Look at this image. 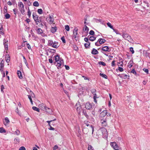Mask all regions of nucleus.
<instances>
[{"mask_svg":"<svg viewBox=\"0 0 150 150\" xmlns=\"http://www.w3.org/2000/svg\"><path fill=\"white\" fill-rule=\"evenodd\" d=\"M39 106L42 110L45 111L47 113L50 114H51L52 113V109L45 106L43 103L41 104Z\"/></svg>","mask_w":150,"mask_h":150,"instance_id":"obj_1","label":"nucleus"},{"mask_svg":"<svg viewBox=\"0 0 150 150\" xmlns=\"http://www.w3.org/2000/svg\"><path fill=\"white\" fill-rule=\"evenodd\" d=\"M122 36L125 40H127L130 42H131L133 41L131 37L127 33H123L122 35Z\"/></svg>","mask_w":150,"mask_h":150,"instance_id":"obj_2","label":"nucleus"},{"mask_svg":"<svg viewBox=\"0 0 150 150\" xmlns=\"http://www.w3.org/2000/svg\"><path fill=\"white\" fill-rule=\"evenodd\" d=\"M100 130L102 132L104 138H107L108 134L106 129L104 127L100 128Z\"/></svg>","mask_w":150,"mask_h":150,"instance_id":"obj_3","label":"nucleus"},{"mask_svg":"<svg viewBox=\"0 0 150 150\" xmlns=\"http://www.w3.org/2000/svg\"><path fill=\"white\" fill-rule=\"evenodd\" d=\"M78 29L76 28H75L73 32V37L76 41L78 39L79 34L78 33Z\"/></svg>","mask_w":150,"mask_h":150,"instance_id":"obj_4","label":"nucleus"},{"mask_svg":"<svg viewBox=\"0 0 150 150\" xmlns=\"http://www.w3.org/2000/svg\"><path fill=\"white\" fill-rule=\"evenodd\" d=\"M18 5L20 8L21 12L23 14L25 12L24 6L23 4L21 2H19L18 3Z\"/></svg>","mask_w":150,"mask_h":150,"instance_id":"obj_5","label":"nucleus"},{"mask_svg":"<svg viewBox=\"0 0 150 150\" xmlns=\"http://www.w3.org/2000/svg\"><path fill=\"white\" fill-rule=\"evenodd\" d=\"M110 145L115 150H119V146L115 142H111Z\"/></svg>","mask_w":150,"mask_h":150,"instance_id":"obj_6","label":"nucleus"},{"mask_svg":"<svg viewBox=\"0 0 150 150\" xmlns=\"http://www.w3.org/2000/svg\"><path fill=\"white\" fill-rule=\"evenodd\" d=\"M41 18L42 17H39V19L34 21L36 24L38 25L39 27H40L43 26V25L41 23Z\"/></svg>","mask_w":150,"mask_h":150,"instance_id":"obj_7","label":"nucleus"},{"mask_svg":"<svg viewBox=\"0 0 150 150\" xmlns=\"http://www.w3.org/2000/svg\"><path fill=\"white\" fill-rule=\"evenodd\" d=\"M110 48L108 46H105L103 47L101 49V52L102 53H104L105 52H110Z\"/></svg>","mask_w":150,"mask_h":150,"instance_id":"obj_8","label":"nucleus"},{"mask_svg":"<svg viewBox=\"0 0 150 150\" xmlns=\"http://www.w3.org/2000/svg\"><path fill=\"white\" fill-rule=\"evenodd\" d=\"M75 108H76L78 113L79 114L80 113V109L81 108V105L79 104V103H76L75 106Z\"/></svg>","mask_w":150,"mask_h":150,"instance_id":"obj_9","label":"nucleus"},{"mask_svg":"<svg viewBox=\"0 0 150 150\" xmlns=\"http://www.w3.org/2000/svg\"><path fill=\"white\" fill-rule=\"evenodd\" d=\"M47 20L49 21L50 24H51L54 21V19L53 18V16L50 15L49 16V18H47Z\"/></svg>","mask_w":150,"mask_h":150,"instance_id":"obj_10","label":"nucleus"},{"mask_svg":"<svg viewBox=\"0 0 150 150\" xmlns=\"http://www.w3.org/2000/svg\"><path fill=\"white\" fill-rule=\"evenodd\" d=\"M102 126L106 127L108 126L107 122L106 119H102L100 120Z\"/></svg>","mask_w":150,"mask_h":150,"instance_id":"obj_11","label":"nucleus"},{"mask_svg":"<svg viewBox=\"0 0 150 150\" xmlns=\"http://www.w3.org/2000/svg\"><path fill=\"white\" fill-rule=\"evenodd\" d=\"M85 107L87 109L90 110L92 107V104L90 103V102H88L86 103Z\"/></svg>","mask_w":150,"mask_h":150,"instance_id":"obj_12","label":"nucleus"},{"mask_svg":"<svg viewBox=\"0 0 150 150\" xmlns=\"http://www.w3.org/2000/svg\"><path fill=\"white\" fill-rule=\"evenodd\" d=\"M30 92H31V93L30 94V95H28V97L29 99L30 100V102L31 104H33V101L32 100V97L33 98L35 96V95L34 94V93L30 91Z\"/></svg>","mask_w":150,"mask_h":150,"instance_id":"obj_13","label":"nucleus"},{"mask_svg":"<svg viewBox=\"0 0 150 150\" xmlns=\"http://www.w3.org/2000/svg\"><path fill=\"white\" fill-rule=\"evenodd\" d=\"M4 42V47L5 48V49L6 50H7L8 49V40H6L5 39H4L3 40Z\"/></svg>","mask_w":150,"mask_h":150,"instance_id":"obj_14","label":"nucleus"},{"mask_svg":"<svg viewBox=\"0 0 150 150\" xmlns=\"http://www.w3.org/2000/svg\"><path fill=\"white\" fill-rule=\"evenodd\" d=\"M107 111L106 110H103L100 113V117H104L107 115Z\"/></svg>","mask_w":150,"mask_h":150,"instance_id":"obj_15","label":"nucleus"},{"mask_svg":"<svg viewBox=\"0 0 150 150\" xmlns=\"http://www.w3.org/2000/svg\"><path fill=\"white\" fill-rule=\"evenodd\" d=\"M91 53L93 55H96L98 53V50L95 48H93L92 50Z\"/></svg>","mask_w":150,"mask_h":150,"instance_id":"obj_16","label":"nucleus"},{"mask_svg":"<svg viewBox=\"0 0 150 150\" xmlns=\"http://www.w3.org/2000/svg\"><path fill=\"white\" fill-rule=\"evenodd\" d=\"M106 41V40L105 39L102 38H100L98 40V42H99L100 45L104 43Z\"/></svg>","mask_w":150,"mask_h":150,"instance_id":"obj_17","label":"nucleus"},{"mask_svg":"<svg viewBox=\"0 0 150 150\" xmlns=\"http://www.w3.org/2000/svg\"><path fill=\"white\" fill-rule=\"evenodd\" d=\"M6 60L7 63H8L10 61V57L8 54H6L5 56Z\"/></svg>","mask_w":150,"mask_h":150,"instance_id":"obj_18","label":"nucleus"},{"mask_svg":"<svg viewBox=\"0 0 150 150\" xmlns=\"http://www.w3.org/2000/svg\"><path fill=\"white\" fill-rule=\"evenodd\" d=\"M57 30V28L56 26L52 27L51 29V32L54 33H55Z\"/></svg>","mask_w":150,"mask_h":150,"instance_id":"obj_19","label":"nucleus"},{"mask_svg":"<svg viewBox=\"0 0 150 150\" xmlns=\"http://www.w3.org/2000/svg\"><path fill=\"white\" fill-rule=\"evenodd\" d=\"M33 18L34 20V21L39 18L38 16L34 13H33Z\"/></svg>","mask_w":150,"mask_h":150,"instance_id":"obj_20","label":"nucleus"},{"mask_svg":"<svg viewBox=\"0 0 150 150\" xmlns=\"http://www.w3.org/2000/svg\"><path fill=\"white\" fill-rule=\"evenodd\" d=\"M89 38V40L91 41H93L94 40H95L96 38V37H94V36H88V37Z\"/></svg>","mask_w":150,"mask_h":150,"instance_id":"obj_21","label":"nucleus"},{"mask_svg":"<svg viewBox=\"0 0 150 150\" xmlns=\"http://www.w3.org/2000/svg\"><path fill=\"white\" fill-rule=\"evenodd\" d=\"M58 45V42L54 41V42L53 45L52 47L54 48H57L59 47V46Z\"/></svg>","mask_w":150,"mask_h":150,"instance_id":"obj_22","label":"nucleus"},{"mask_svg":"<svg viewBox=\"0 0 150 150\" xmlns=\"http://www.w3.org/2000/svg\"><path fill=\"white\" fill-rule=\"evenodd\" d=\"M17 75L18 76L19 78L20 79H22L23 78V77L22 76L21 73L20 71L18 70L17 71Z\"/></svg>","mask_w":150,"mask_h":150,"instance_id":"obj_23","label":"nucleus"},{"mask_svg":"<svg viewBox=\"0 0 150 150\" xmlns=\"http://www.w3.org/2000/svg\"><path fill=\"white\" fill-rule=\"evenodd\" d=\"M36 31L37 33L39 34H41L43 33L42 30L40 28H38Z\"/></svg>","mask_w":150,"mask_h":150,"instance_id":"obj_24","label":"nucleus"},{"mask_svg":"<svg viewBox=\"0 0 150 150\" xmlns=\"http://www.w3.org/2000/svg\"><path fill=\"white\" fill-rule=\"evenodd\" d=\"M83 112L85 116L87 118H89V116L86 113V110H83Z\"/></svg>","mask_w":150,"mask_h":150,"instance_id":"obj_25","label":"nucleus"},{"mask_svg":"<svg viewBox=\"0 0 150 150\" xmlns=\"http://www.w3.org/2000/svg\"><path fill=\"white\" fill-rule=\"evenodd\" d=\"M4 67V62H2V61H1L0 63V71H1V70H3V68Z\"/></svg>","mask_w":150,"mask_h":150,"instance_id":"obj_26","label":"nucleus"},{"mask_svg":"<svg viewBox=\"0 0 150 150\" xmlns=\"http://www.w3.org/2000/svg\"><path fill=\"white\" fill-rule=\"evenodd\" d=\"M107 24L108 27H110V28L112 29L114 31L115 30L113 28V26L111 25V24L110 23L108 22L107 23Z\"/></svg>","mask_w":150,"mask_h":150,"instance_id":"obj_27","label":"nucleus"},{"mask_svg":"<svg viewBox=\"0 0 150 150\" xmlns=\"http://www.w3.org/2000/svg\"><path fill=\"white\" fill-rule=\"evenodd\" d=\"M94 19L95 21L97 23H98V22H100L101 23L103 24V21H102V19H97L96 18H94Z\"/></svg>","mask_w":150,"mask_h":150,"instance_id":"obj_28","label":"nucleus"},{"mask_svg":"<svg viewBox=\"0 0 150 150\" xmlns=\"http://www.w3.org/2000/svg\"><path fill=\"white\" fill-rule=\"evenodd\" d=\"M33 109L35 111H37L38 112H40V110L39 109L35 106H33L32 107Z\"/></svg>","mask_w":150,"mask_h":150,"instance_id":"obj_29","label":"nucleus"},{"mask_svg":"<svg viewBox=\"0 0 150 150\" xmlns=\"http://www.w3.org/2000/svg\"><path fill=\"white\" fill-rule=\"evenodd\" d=\"M6 130L3 127H0V133H6Z\"/></svg>","mask_w":150,"mask_h":150,"instance_id":"obj_30","label":"nucleus"},{"mask_svg":"<svg viewBox=\"0 0 150 150\" xmlns=\"http://www.w3.org/2000/svg\"><path fill=\"white\" fill-rule=\"evenodd\" d=\"M55 60L56 62H57L59 60V57L58 55H57L54 56Z\"/></svg>","mask_w":150,"mask_h":150,"instance_id":"obj_31","label":"nucleus"},{"mask_svg":"<svg viewBox=\"0 0 150 150\" xmlns=\"http://www.w3.org/2000/svg\"><path fill=\"white\" fill-rule=\"evenodd\" d=\"M33 5L34 6L38 7L39 6V4L38 1H35L33 2Z\"/></svg>","mask_w":150,"mask_h":150,"instance_id":"obj_32","label":"nucleus"},{"mask_svg":"<svg viewBox=\"0 0 150 150\" xmlns=\"http://www.w3.org/2000/svg\"><path fill=\"white\" fill-rule=\"evenodd\" d=\"M54 42L52 40H49L48 41V45L52 47L53 45Z\"/></svg>","mask_w":150,"mask_h":150,"instance_id":"obj_33","label":"nucleus"},{"mask_svg":"<svg viewBox=\"0 0 150 150\" xmlns=\"http://www.w3.org/2000/svg\"><path fill=\"white\" fill-rule=\"evenodd\" d=\"M100 76H101L102 77L105 79H107L108 77L105 74H104L100 73Z\"/></svg>","mask_w":150,"mask_h":150,"instance_id":"obj_34","label":"nucleus"},{"mask_svg":"<svg viewBox=\"0 0 150 150\" xmlns=\"http://www.w3.org/2000/svg\"><path fill=\"white\" fill-rule=\"evenodd\" d=\"M132 63H133V61L132 60H130L128 64H129V68H131L132 67Z\"/></svg>","mask_w":150,"mask_h":150,"instance_id":"obj_35","label":"nucleus"},{"mask_svg":"<svg viewBox=\"0 0 150 150\" xmlns=\"http://www.w3.org/2000/svg\"><path fill=\"white\" fill-rule=\"evenodd\" d=\"M4 89V87L3 85H2L1 86V92L3 93H4V92L3 91V90Z\"/></svg>","mask_w":150,"mask_h":150,"instance_id":"obj_36","label":"nucleus"},{"mask_svg":"<svg viewBox=\"0 0 150 150\" xmlns=\"http://www.w3.org/2000/svg\"><path fill=\"white\" fill-rule=\"evenodd\" d=\"M14 141L16 144L19 143L20 142L19 139L18 138H16L14 139Z\"/></svg>","mask_w":150,"mask_h":150,"instance_id":"obj_37","label":"nucleus"},{"mask_svg":"<svg viewBox=\"0 0 150 150\" xmlns=\"http://www.w3.org/2000/svg\"><path fill=\"white\" fill-rule=\"evenodd\" d=\"M98 64L99 65H102L103 66H105L106 65L105 63L102 61H100L98 62Z\"/></svg>","mask_w":150,"mask_h":150,"instance_id":"obj_38","label":"nucleus"},{"mask_svg":"<svg viewBox=\"0 0 150 150\" xmlns=\"http://www.w3.org/2000/svg\"><path fill=\"white\" fill-rule=\"evenodd\" d=\"M28 16L29 18H30L31 15V12L30 11L29 8H28Z\"/></svg>","mask_w":150,"mask_h":150,"instance_id":"obj_39","label":"nucleus"},{"mask_svg":"<svg viewBox=\"0 0 150 150\" xmlns=\"http://www.w3.org/2000/svg\"><path fill=\"white\" fill-rule=\"evenodd\" d=\"M3 27L1 25V27L0 28V32L1 34L2 35H4V33L3 32Z\"/></svg>","mask_w":150,"mask_h":150,"instance_id":"obj_40","label":"nucleus"},{"mask_svg":"<svg viewBox=\"0 0 150 150\" xmlns=\"http://www.w3.org/2000/svg\"><path fill=\"white\" fill-rule=\"evenodd\" d=\"M91 91L93 95L96 93V90L95 89H92L91 90Z\"/></svg>","mask_w":150,"mask_h":150,"instance_id":"obj_41","label":"nucleus"},{"mask_svg":"<svg viewBox=\"0 0 150 150\" xmlns=\"http://www.w3.org/2000/svg\"><path fill=\"white\" fill-rule=\"evenodd\" d=\"M42 10L41 8L38 9V12L39 14H42Z\"/></svg>","mask_w":150,"mask_h":150,"instance_id":"obj_42","label":"nucleus"},{"mask_svg":"<svg viewBox=\"0 0 150 150\" xmlns=\"http://www.w3.org/2000/svg\"><path fill=\"white\" fill-rule=\"evenodd\" d=\"M65 29L68 31H69L70 30L69 26L68 25H66L65 26Z\"/></svg>","mask_w":150,"mask_h":150,"instance_id":"obj_43","label":"nucleus"},{"mask_svg":"<svg viewBox=\"0 0 150 150\" xmlns=\"http://www.w3.org/2000/svg\"><path fill=\"white\" fill-rule=\"evenodd\" d=\"M5 18L6 19L9 18L10 17V15L8 13H7L5 15Z\"/></svg>","mask_w":150,"mask_h":150,"instance_id":"obj_44","label":"nucleus"},{"mask_svg":"<svg viewBox=\"0 0 150 150\" xmlns=\"http://www.w3.org/2000/svg\"><path fill=\"white\" fill-rule=\"evenodd\" d=\"M14 134H16L18 135H19V134H20V131L18 129H17L16 131L15 132Z\"/></svg>","mask_w":150,"mask_h":150,"instance_id":"obj_45","label":"nucleus"},{"mask_svg":"<svg viewBox=\"0 0 150 150\" xmlns=\"http://www.w3.org/2000/svg\"><path fill=\"white\" fill-rule=\"evenodd\" d=\"M131 73H132L134 74L135 75H136L137 74V72L135 70V69H133L131 71Z\"/></svg>","mask_w":150,"mask_h":150,"instance_id":"obj_46","label":"nucleus"},{"mask_svg":"<svg viewBox=\"0 0 150 150\" xmlns=\"http://www.w3.org/2000/svg\"><path fill=\"white\" fill-rule=\"evenodd\" d=\"M85 28L84 29H83V30H84L85 31H86V33H88L89 30V28L86 25H85Z\"/></svg>","mask_w":150,"mask_h":150,"instance_id":"obj_47","label":"nucleus"},{"mask_svg":"<svg viewBox=\"0 0 150 150\" xmlns=\"http://www.w3.org/2000/svg\"><path fill=\"white\" fill-rule=\"evenodd\" d=\"M88 150H94L93 147L91 145H88Z\"/></svg>","mask_w":150,"mask_h":150,"instance_id":"obj_48","label":"nucleus"},{"mask_svg":"<svg viewBox=\"0 0 150 150\" xmlns=\"http://www.w3.org/2000/svg\"><path fill=\"white\" fill-rule=\"evenodd\" d=\"M56 120V119H55L53 120H50V121H47L46 122L48 123V125L49 126H51L50 122H52L53 121L55 120Z\"/></svg>","mask_w":150,"mask_h":150,"instance_id":"obj_49","label":"nucleus"},{"mask_svg":"<svg viewBox=\"0 0 150 150\" xmlns=\"http://www.w3.org/2000/svg\"><path fill=\"white\" fill-rule=\"evenodd\" d=\"M61 39L62 41V42L63 43H66V40L65 39V38L64 36H63L61 38Z\"/></svg>","mask_w":150,"mask_h":150,"instance_id":"obj_50","label":"nucleus"},{"mask_svg":"<svg viewBox=\"0 0 150 150\" xmlns=\"http://www.w3.org/2000/svg\"><path fill=\"white\" fill-rule=\"evenodd\" d=\"M129 50L130 52H131L132 54H133L134 53V51L133 50V47H131L129 48Z\"/></svg>","mask_w":150,"mask_h":150,"instance_id":"obj_51","label":"nucleus"},{"mask_svg":"<svg viewBox=\"0 0 150 150\" xmlns=\"http://www.w3.org/2000/svg\"><path fill=\"white\" fill-rule=\"evenodd\" d=\"M94 32L93 30H91L89 33V34L90 35H93L94 34Z\"/></svg>","mask_w":150,"mask_h":150,"instance_id":"obj_52","label":"nucleus"},{"mask_svg":"<svg viewBox=\"0 0 150 150\" xmlns=\"http://www.w3.org/2000/svg\"><path fill=\"white\" fill-rule=\"evenodd\" d=\"M5 122L6 123V124L8 123H9L10 122L9 120L8 119V118L7 117H6L5 118Z\"/></svg>","mask_w":150,"mask_h":150,"instance_id":"obj_53","label":"nucleus"},{"mask_svg":"<svg viewBox=\"0 0 150 150\" xmlns=\"http://www.w3.org/2000/svg\"><path fill=\"white\" fill-rule=\"evenodd\" d=\"M118 69L120 71L122 72L124 71V69L123 68L120 67H118Z\"/></svg>","mask_w":150,"mask_h":150,"instance_id":"obj_54","label":"nucleus"},{"mask_svg":"<svg viewBox=\"0 0 150 150\" xmlns=\"http://www.w3.org/2000/svg\"><path fill=\"white\" fill-rule=\"evenodd\" d=\"M26 44L27 45L26 46L28 48L29 50H31V47L29 44L28 43H26Z\"/></svg>","mask_w":150,"mask_h":150,"instance_id":"obj_55","label":"nucleus"},{"mask_svg":"<svg viewBox=\"0 0 150 150\" xmlns=\"http://www.w3.org/2000/svg\"><path fill=\"white\" fill-rule=\"evenodd\" d=\"M58 148V146L57 145H55L53 147V150H56Z\"/></svg>","mask_w":150,"mask_h":150,"instance_id":"obj_56","label":"nucleus"},{"mask_svg":"<svg viewBox=\"0 0 150 150\" xmlns=\"http://www.w3.org/2000/svg\"><path fill=\"white\" fill-rule=\"evenodd\" d=\"M95 45L96 46H100L101 45H100V43L99 42H98V41L97 42H95Z\"/></svg>","mask_w":150,"mask_h":150,"instance_id":"obj_57","label":"nucleus"},{"mask_svg":"<svg viewBox=\"0 0 150 150\" xmlns=\"http://www.w3.org/2000/svg\"><path fill=\"white\" fill-rule=\"evenodd\" d=\"M143 70L147 74H148L149 70L148 69L144 68L143 69Z\"/></svg>","mask_w":150,"mask_h":150,"instance_id":"obj_58","label":"nucleus"},{"mask_svg":"<svg viewBox=\"0 0 150 150\" xmlns=\"http://www.w3.org/2000/svg\"><path fill=\"white\" fill-rule=\"evenodd\" d=\"M13 10L14 12V14L16 15L17 13V12L18 11V9H17L14 8L13 9Z\"/></svg>","mask_w":150,"mask_h":150,"instance_id":"obj_59","label":"nucleus"},{"mask_svg":"<svg viewBox=\"0 0 150 150\" xmlns=\"http://www.w3.org/2000/svg\"><path fill=\"white\" fill-rule=\"evenodd\" d=\"M84 45L85 47L86 48H88L90 47V46L88 45V44H87V43H86L84 44Z\"/></svg>","mask_w":150,"mask_h":150,"instance_id":"obj_60","label":"nucleus"},{"mask_svg":"<svg viewBox=\"0 0 150 150\" xmlns=\"http://www.w3.org/2000/svg\"><path fill=\"white\" fill-rule=\"evenodd\" d=\"M58 63L62 64L63 62V60L62 59H60L57 62Z\"/></svg>","mask_w":150,"mask_h":150,"instance_id":"obj_61","label":"nucleus"},{"mask_svg":"<svg viewBox=\"0 0 150 150\" xmlns=\"http://www.w3.org/2000/svg\"><path fill=\"white\" fill-rule=\"evenodd\" d=\"M115 60H113L111 63V65L112 67H113L115 66Z\"/></svg>","mask_w":150,"mask_h":150,"instance_id":"obj_62","label":"nucleus"},{"mask_svg":"<svg viewBox=\"0 0 150 150\" xmlns=\"http://www.w3.org/2000/svg\"><path fill=\"white\" fill-rule=\"evenodd\" d=\"M1 72L3 74V77H4L5 76V73L4 71L1 70Z\"/></svg>","mask_w":150,"mask_h":150,"instance_id":"obj_63","label":"nucleus"},{"mask_svg":"<svg viewBox=\"0 0 150 150\" xmlns=\"http://www.w3.org/2000/svg\"><path fill=\"white\" fill-rule=\"evenodd\" d=\"M19 150H26V149L24 146H21L19 149Z\"/></svg>","mask_w":150,"mask_h":150,"instance_id":"obj_64","label":"nucleus"}]
</instances>
